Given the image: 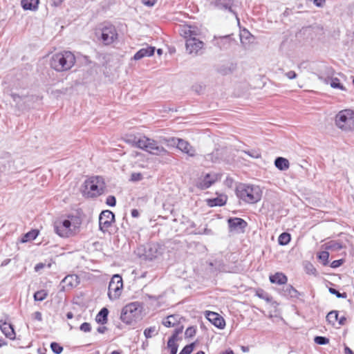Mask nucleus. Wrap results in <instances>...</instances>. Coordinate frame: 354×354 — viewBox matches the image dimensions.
<instances>
[{
    "label": "nucleus",
    "mask_w": 354,
    "mask_h": 354,
    "mask_svg": "<svg viewBox=\"0 0 354 354\" xmlns=\"http://www.w3.org/2000/svg\"><path fill=\"white\" fill-rule=\"evenodd\" d=\"M106 204L111 207H114L116 205V198L114 196H109L106 200Z\"/></svg>",
    "instance_id": "47"
},
{
    "label": "nucleus",
    "mask_w": 354,
    "mask_h": 354,
    "mask_svg": "<svg viewBox=\"0 0 354 354\" xmlns=\"http://www.w3.org/2000/svg\"><path fill=\"white\" fill-rule=\"evenodd\" d=\"M141 1L144 5L148 7H152L156 4L157 0H142Z\"/></svg>",
    "instance_id": "52"
},
{
    "label": "nucleus",
    "mask_w": 354,
    "mask_h": 354,
    "mask_svg": "<svg viewBox=\"0 0 354 354\" xmlns=\"http://www.w3.org/2000/svg\"><path fill=\"white\" fill-rule=\"evenodd\" d=\"M326 1L325 0H313L314 4L319 8H322L324 6Z\"/></svg>",
    "instance_id": "54"
},
{
    "label": "nucleus",
    "mask_w": 354,
    "mask_h": 354,
    "mask_svg": "<svg viewBox=\"0 0 354 354\" xmlns=\"http://www.w3.org/2000/svg\"><path fill=\"white\" fill-rule=\"evenodd\" d=\"M107 330L106 326H100L97 328V330L100 333H104Z\"/></svg>",
    "instance_id": "58"
},
{
    "label": "nucleus",
    "mask_w": 354,
    "mask_h": 354,
    "mask_svg": "<svg viewBox=\"0 0 354 354\" xmlns=\"http://www.w3.org/2000/svg\"><path fill=\"white\" fill-rule=\"evenodd\" d=\"M282 294L283 296L289 297L292 299H298L299 296L301 295V293L290 284L283 288Z\"/></svg>",
    "instance_id": "21"
},
{
    "label": "nucleus",
    "mask_w": 354,
    "mask_h": 354,
    "mask_svg": "<svg viewBox=\"0 0 354 354\" xmlns=\"http://www.w3.org/2000/svg\"><path fill=\"white\" fill-rule=\"evenodd\" d=\"M115 221V215L110 210L102 211L99 216V228L104 233L108 232Z\"/></svg>",
    "instance_id": "11"
},
{
    "label": "nucleus",
    "mask_w": 354,
    "mask_h": 354,
    "mask_svg": "<svg viewBox=\"0 0 354 354\" xmlns=\"http://www.w3.org/2000/svg\"><path fill=\"white\" fill-rule=\"evenodd\" d=\"M142 179V175L141 173H133L131 175V181H140Z\"/></svg>",
    "instance_id": "49"
},
{
    "label": "nucleus",
    "mask_w": 354,
    "mask_h": 354,
    "mask_svg": "<svg viewBox=\"0 0 354 354\" xmlns=\"http://www.w3.org/2000/svg\"><path fill=\"white\" fill-rule=\"evenodd\" d=\"M183 328H184V327L183 325L178 326L174 330L172 335L169 338V339H173L175 341H178L179 339L178 335L180 333H182Z\"/></svg>",
    "instance_id": "38"
},
{
    "label": "nucleus",
    "mask_w": 354,
    "mask_h": 354,
    "mask_svg": "<svg viewBox=\"0 0 354 354\" xmlns=\"http://www.w3.org/2000/svg\"><path fill=\"white\" fill-rule=\"evenodd\" d=\"M177 149L183 153L187 154L189 157H195L196 156V149L190 143L183 139H179Z\"/></svg>",
    "instance_id": "15"
},
{
    "label": "nucleus",
    "mask_w": 354,
    "mask_h": 354,
    "mask_svg": "<svg viewBox=\"0 0 354 354\" xmlns=\"http://www.w3.org/2000/svg\"><path fill=\"white\" fill-rule=\"evenodd\" d=\"M10 261V259H6L5 260H3L1 263V266H7Z\"/></svg>",
    "instance_id": "63"
},
{
    "label": "nucleus",
    "mask_w": 354,
    "mask_h": 354,
    "mask_svg": "<svg viewBox=\"0 0 354 354\" xmlns=\"http://www.w3.org/2000/svg\"><path fill=\"white\" fill-rule=\"evenodd\" d=\"M155 47L147 46L139 50L133 56V59L140 60L145 57H150L154 54Z\"/></svg>",
    "instance_id": "19"
},
{
    "label": "nucleus",
    "mask_w": 354,
    "mask_h": 354,
    "mask_svg": "<svg viewBox=\"0 0 354 354\" xmlns=\"http://www.w3.org/2000/svg\"><path fill=\"white\" fill-rule=\"evenodd\" d=\"M39 0H22L21 6L24 10H35L37 9Z\"/></svg>",
    "instance_id": "26"
},
{
    "label": "nucleus",
    "mask_w": 354,
    "mask_h": 354,
    "mask_svg": "<svg viewBox=\"0 0 354 354\" xmlns=\"http://www.w3.org/2000/svg\"><path fill=\"white\" fill-rule=\"evenodd\" d=\"M314 341L319 345H325L329 342V339L327 337L322 336H316Z\"/></svg>",
    "instance_id": "43"
},
{
    "label": "nucleus",
    "mask_w": 354,
    "mask_h": 354,
    "mask_svg": "<svg viewBox=\"0 0 354 354\" xmlns=\"http://www.w3.org/2000/svg\"><path fill=\"white\" fill-rule=\"evenodd\" d=\"M177 341L173 339H168L167 348L170 350V354H176L178 351V345Z\"/></svg>",
    "instance_id": "33"
},
{
    "label": "nucleus",
    "mask_w": 354,
    "mask_h": 354,
    "mask_svg": "<svg viewBox=\"0 0 354 354\" xmlns=\"http://www.w3.org/2000/svg\"><path fill=\"white\" fill-rule=\"evenodd\" d=\"M178 32L185 39L186 50L189 54L196 55L203 48L204 43L200 39L201 31L197 26L181 25Z\"/></svg>",
    "instance_id": "1"
},
{
    "label": "nucleus",
    "mask_w": 354,
    "mask_h": 354,
    "mask_svg": "<svg viewBox=\"0 0 354 354\" xmlns=\"http://www.w3.org/2000/svg\"><path fill=\"white\" fill-rule=\"evenodd\" d=\"M326 250L331 251H339L343 248L341 243L337 241H330L325 244Z\"/></svg>",
    "instance_id": "28"
},
{
    "label": "nucleus",
    "mask_w": 354,
    "mask_h": 354,
    "mask_svg": "<svg viewBox=\"0 0 354 354\" xmlns=\"http://www.w3.org/2000/svg\"><path fill=\"white\" fill-rule=\"evenodd\" d=\"M219 354H234L233 351L231 349H228L224 351H221Z\"/></svg>",
    "instance_id": "62"
},
{
    "label": "nucleus",
    "mask_w": 354,
    "mask_h": 354,
    "mask_svg": "<svg viewBox=\"0 0 354 354\" xmlns=\"http://www.w3.org/2000/svg\"><path fill=\"white\" fill-rule=\"evenodd\" d=\"M318 258L323 261L324 265H326L328 261L329 253L327 251H322L319 253Z\"/></svg>",
    "instance_id": "41"
},
{
    "label": "nucleus",
    "mask_w": 354,
    "mask_h": 354,
    "mask_svg": "<svg viewBox=\"0 0 354 354\" xmlns=\"http://www.w3.org/2000/svg\"><path fill=\"white\" fill-rule=\"evenodd\" d=\"M48 296V292L45 290H40L35 292L34 294V299L35 301H44Z\"/></svg>",
    "instance_id": "32"
},
{
    "label": "nucleus",
    "mask_w": 354,
    "mask_h": 354,
    "mask_svg": "<svg viewBox=\"0 0 354 354\" xmlns=\"http://www.w3.org/2000/svg\"><path fill=\"white\" fill-rule=\"evenodd\" d=\"M183 319L179 315H171L163 319L162 324L167 328L178 326L180 324V319Z\"/></svg>",
    "instance_id": "18"
},
{
    "label": "nucleus",
    "mask_w": 354,
    "mask_h": 354,
    "mask_svg": "<svg viewBox=\"0 0 354 354\" xmlns=\"http://www.w3.org/2000/svg\"><path fill=\"white\" fill-rule=\"evenodd\" d=\"M270 281L272 283L283 285L287 283L288 278L282 272H277L270 277Z\"/></svg>",
    "instance_id": "24"
},
{
    "label": "nucleus",
    "mask_w": 354,
    "mask_h": 354,
    "mask_svg": "<svg viewBox=\"0 0 354 354\" xmlns=\"http://www.w3.org/2000/svg\"><path fill=\"white\" fill-rule=\"evenodd\" d=\"M195 346V343H191L186 345L180 352L179 354H191Z\"/></svg>",
    "instance_id": "40"
},
{
    "label": "nucleus",
    "mask_w": 354,
    "mask_h": 354,
    "mask_svg": "<svg viewBox=\"0 0 354 354\" xmlns=\"http://www.w3.org/2000/svg\"><path fill=\"white\" fill-rule=\"evenodd\" d=\"M131 216L135 218L138 217L139 216V212L136 209H132Z\"/></svg>",
    "instance_id": "59"
},
{
    "label": "nucleus",
    "mask_w": 354,
    "mask_h": 354,
    "mask_svg": "<svg viewBox=\"0 0 354 354\" xmlns=\"http://www.w3.org/2000/svg\"><path fill=\"white\" fill-rule=\"evenodd\" d=\"M81 225V220L75 216H68V218L59 220L54 223L56 234L61 237H69L74 235Z\"/></svg>",
    "instance_id": "4"
},
{
    "label": "nucleus",
    "mask_w": 354,
    "mask_h": 354,
    "mask_svg": "<svg viewBox=\"0 0 354 354\" xmlns=\"http://www.w3.org/2000/svg\"><path fill=\"white\" fill-rule=\"evenodd\" d=\"M210 5L216 9L228 11L237 18L236 12L232 8L234 0H214L210 2Z\"/></svg>",
    "instance_id": "13"
},
{
    "label": "nucleus",
    "mask_w": 354,
    "mask_h": 354,
    "mask_svg": "<svg viewBox=\"0 0 354 354\" xmlns=\"http://www.w3.org/2000/svg\"><path fill=\"white\" fill-rule=\"evenodd\" d=\"M204 88L201 84H196L192 86V90L197 93H201L203 91Z\"/></svg>",
    "instance_id": "50"
},
{
    "label": "nucleus",
    "mask_w": 354,
    "mask_h": 354,
    "mask_svg": "<svg viewBox=\"0 0 354 354\" xmlns=\"http://www.w3.org/2000/svg\"><path fill=\"white\" fill-rule=\"evenodd\" d=\"M75 55L71 51H63L53 55L50 59V65L57 72L70 70L75 64Z\"/></svg>",
    "instance_id": "3"
},
{
    "label": "nucleus",
    "mask_w": 354,
    "mask_h": 354,
    "mask_svg": "<svg viewBox=\"0 0 354 354\" xmlns=\"http://www.w3.org/2000/svg\"><path fill=\"white\" fill-rule=\"evenodd\" d=\"M344 353L345 354H354L353 351L348 346H345L344 348Z\"/></svg>",
    "instance_id": "60"
},
{
    "label": "nucleus",
    "mask_w": 354,
    "mask_h": 354,
    "mask_svg": "<svg viewBox=\"0 0 354 354\" xmlns=\"http://www.w3.org/2000/svg\"><path fill=\"white\" fill-rule=\"evenodd\" d=\"M198 234H212V230L210 229H208V228H205L203 230V232H198Z\"/></svg>",
    "instance_id": "57"
},
{
    "label": "nucleus",
    "mask_w": 354,
    "mask_h": 354,
    "mask_svg": "<svg viewBox=\"0 0 354 354\" xmlns=\"http://www.w3.org/2000/svg\"><path fill=\"white\" fill-rule=\"evenodd\" d=\"M195 334L196 328L193 326L188 327L185 332V337H192Z\"/></svg>",
    "instance_id": "45"
},
{
    "label": "nucleus",
    "mask_w": 354,
    "mask_h": 354,
    "mask_svg": "<svg viewBox=\"0 0 354 354\" xmlns=\"http://www.w3.org/2000/svg\"><path fill=\"white\" fill-rule=\"evenodd\" d=\"M62 282L65 287L73 288L79 284L78 277L75 274H71L65 277Z\"/></svg>",
    "instance_id": "23"
},
{
    "label": "nucleus",
    "mask_w": 354,
    "mask_h": 354,
    "mask_svg": "<svg viewBox=\"0 0 354 354\" xmlns=\"http://www.w3.org/2000/svg\"><path fill=\"white\" fill-rule=\"evenodd\" d=\"M285 75L290 80L295 79L297 76L296 73L293 71H290L287 72Z\"/></svg>",
    "instance_id": "53"
},
{
    "label": "nucleus",
    "mask_w": 354,
    "mask_h": 354,
    "mask_svg": "<svg viewBox=\"0 0 354 354\" xmlns=\"http://www.w3.org/2000/svg\"><path fill=\"white\" fill-rule=\"evenodd\" d=\"M209 207L223 206L227 202V196L225 195H220L214 198H209L206 201Z\"/></svg>",
    "instance_id": "22"
},
{
    "label": "nucleus",
    "mask_w": 354,
    "mask_h": 354,
    "mask_svg": "<svg viewBox=\"0 0 354 354\" xmlns=\"http://www.w3.org/2000/svg\"><path fill=\"white\" fill-rule=\"evenodd\" d=\"M179 139L180 138L175 137L162 138L161 139V142L165 144L168 147H177Z\"/></svg>",
    "instance_id": "29"
},
{
    "label": "nucleus",
    "mask_w": 354,
    "mask_h": 354,
    "mask_svg": "<svg viewBox=\"0 0 354 354\" xmlns=\"http://www.w3.org/2000/svg\"><path fill=\"white\" fill-rule=\"evenodd\" d=\"M242 152L253 158H259L261 156V151L259 149L243 150Z\"/></svg>",
    "instance_id": "37"
},
{
    "label": "nucleus",
    "mask_w": 354,
    "mask_h": 354,
    "mask_svg": "<svg viewBox=\"0 0 354 354\" xmlns=\"http://www.w3.org/2000/svg\"><path fill=\"white\" fill-rule=\"evenodd\" d=\"M330 293L336 295L338 298H346L347 294L346 292L340 293L338 290L333 288H329L328 289Z\"/></svg>",
    "instance_id": "44"
},
{
    "label": "nucleus",
    "mask_w": 354,
    "mask_h": 354,
    "mask_svg": "<svg viewBox=\"0 0 354 354\" xmlns=\"http://www.w3.org/2000/svg\"><path fill=\"white\" fill-rule=\"evenodd\" d=\"M344 261V259L335 260L331 263L330 266L333 268H338L343 264Z\"/></svg>",
    "instance_id": "51"
},
{
    "label": "nucleus",
    "mask_w": 354,
    "mask_h": 354,
    "mask_svg": "<svg viewBox=\"0 0 354 354\" xmlns=\"http://www.w3.org/2000/svg\"><path fill=\"white\" fill-rule=\"evenodd\" d=\"M141 305L139 302H131L126 305L122 310L120 319L121 320L127 324H130L135 321L140 314Z\"/></svg>",
    "instance_id": "8"
},
{
    "label": "nucleus",
    "mask_w": 354,
    "mask_h": 354,
    "mask_svg": "<svg viewBox=\"0 0 354 354\" xmlns=\"http://www.w3.org/2000/svg\"><path fill=\"white\" fill-rule=\"evenodd\" d=\"M290 235L287 232L281 233L278 239L279 244L281 245H286L290 241Z\"/></svg>",
    "instance_id": "31"
},
{
    "label": "nucleus",
    "mask_w": 354,
    "mask_h": 354,
    "mask_svg": "<svg viewBox=\"0 0 354 354\" xmlns=\"http://www.w3.org/2000/svg\"><path fill=\"white\" fill-rule=\"evenodd\" d=\"M335 124L344 131L354 130V111L351 109L340 111L336 115Z\"/></svg>",
    "instance_id": "7"
},
{
    "label": "nucleus",
    "mask_w": 354,
    "mask_h": 354,
    "mask_svg": "<svg viewBox=\"0 0 354 354\" xmlns=\"http://www.w3.org/2000/svg\"><path fill=\"white\" fill-rule=\"evenodd\" d=\"M50 348L56 354H60L63 351V347L57 342H52L50 344Z\"/></svg>",
    "instance_id": "42"
},
{
    "label": "nucleus",
    "mask_w": 354,
    "mask_h": 354,
    "mask_svg": "<svg viewBox=\"0 0 354 354\" xmlns=\"http://www.w3.org/2000/svg\"><path fill=\"white\" fill-rule=\"evenodd\" d=\"M327 321L334 325L338 320V312L337 310H332L328 313L326 316Z\"/></svg>",
    "instance_id": "34"
},
{
    "label": "nucleus",
    "mask_w": 354,
    "mask_h": 354,
    "mask_svg": "<svg viewBox=\"0 0 354 354\" xmlns=\"http://www.w3.org/2000/svg\"><path fill=\"white\" fill-rule=\"evenodd\" d=\"M236 196L243 201L254 204L261 198V191L259 186L240 184L236 189Z\"/></svg>",
    "instance_id": "5"
},
{
    "label": "nucleus",
    "mask_w": 354,
    "mask_h": 354,
    "mask_svg": "<svg viewBox=\"0 0 354 354\" xmlns=\"http://www.w3.org/2000/svg\"><path fill=\"white\" fill-rule=\"evenodd\" d=\"M127 142H131L133 147L141 149L154 156H164L169 154V151L160 145L158 141L146 136L139 138H134L132 141L128 140Z\"/></svg>",
    "instance_id": "2"
},
{
    "label": "nucleus",
    "mask_w": 354,
    "mask_h": 354,
    "mask_svg": "<svg viewBox=\"0 0 354 354\" xmlns=\"http://www.w3.org/2000/svg\"><path fill=\"white\" fill-rule=\"evenodd\" d=\"M227 224L230 232L237 233L244 232L245 229L248 226V223L245 220L238 217L228 218Z\"/></svg>",
    "instance_id": "12"
},
{
    "label": "nucleus",
    "mask_w": 354,
    "mask_h": 354,
    "mask_svg": "<svg viewBox=\"0 0 354 354\" xmlns=\"http://www.w3.org/2000/svg\"><path fill=\"white\" fill-rule=\"evenodd\" d=\"M44 267V264L42 263H37L35 267V271H39Z\"/></svg>",
    "instance_id": "56"
},
{
    "label": "nucleus",
    "mask_w": 354,
    "mask_h": 354,
    "mask_svg": "<svg viewBox=\"0 0 354 354\" xmlns=\"http://www.w3.org/2000/svg\"><path fill=\"white\" fill-rule=\"evenodd\" d=\"M123 288L122 279L119 274H114L111 278L108 290V296L111 300H115L120 296Z\"/></svg>",
    "instance_id": "9"
},
{
    "label": "nucleus",
    "mask_w": 354,
    "mask_h": 354,
    "mask_svg": "<svg viewBox=\"0 0 354 354\" xmlns=\"http://www.w3.org/2000/svg\"><path fill=\"white\" fill-rule=\"evenodd\" d=\"M217 174H207L203 179H200L196 186L200 189H206L210 187L216 180Z\"/></svg>",
    "instance_id": "14"
},
{
    "label": "nucleus",
    "mask_w": 354,
    "mask_h": 354,
    "mask_svg": "<svg viewBox=\"0 0 354 354\" xmlns=\"http://www.w3.org/2000/svg\"><path fill=\"white\" fill-rule=\"evenodd\" d=\"M163 249L160 244L157 243H152L148 245L146 251V255L149 259H153L161 255Z\"/></svg>",
    "instance_id": "16"
},
{
    "label": "nucleus",
    "mask_w": 354,
    "mask_h": 354,
    "mask_svg": "<svg viewBox=\"0 0 354 354\" xmlns=\"http://www.w3.org/2000/svg\"><path fill=\"white\" fill-rule=\"evenodd\" d=\"M96 34L100 35V39L105 45H109L118 39L117 30L111 24L104 26Z\"/></svg>",
    "instance_id": "10"
},
{
    "label": "nucleus",
    "mask_w": 354,
    "mask_h": 354,
    "mask_svg": "<svg viewBox=\"0 0 354 354\" xmlns=\"http://www.w3.org/2000/svg\"><path fill=\"white\" fill-rule=\"evenodd\" d=\"M275 167L281 171H285L289 168V161L283 157H278L274 160Z\"/></svg>",
    "instance_id": "25"
},
{
    "label": "nucleus",
    "mask_w": 354,
    "mask_h": 354,
    "mask_svg": "<svg viewBox=\"0 0 354 354\" xmlns=\"http://www.w3.org/2000/svg\"><path fill=\"white\" fill-rule=\"evenodd\" d=\"M38 231L36 230H32L26 234H25L21 239V242L26 243L32 240H34L38 236Z\"/></svg>",
    "instance_id": "30"
},
{
    "label": "nucleus",
    "mask_w": 354,
    "mask_h": 354,
    "mask_svg": "<svg viewBox=\"0 0 354 354\" xmlns=\"http://www.w3.org/2000/svg\"><path fill=\"white\" fill-rule=\"evenodd\" d=\"M109 310L106 308H103L100 310L96 316L95 320L98 324H104L107 322V317Z\"/></svg>",
    "instance_id": "27"
},
{
    "label": "nucleus",
    "mask_w": 354,
    "mask_h": 354,
    "mask_svg": "<svg viewBox=\"0 0 354 354\" xmlns=\"http://www.w3.org/2000/svg\"><path fill=\"white\" fill-rule=\"evenodd\" d=\"M346 321V319L345 317H340L339 319H338V322L340 325H344L345 324V322Z\"/></svg>",
    "instance_id": "61"
},
{
    "label": "nucleus",
    "mask_w": 354,
    "mask_h": 354,
    "mask_svg": "<svg viewBox=\"0 0 354 354\" xmlns=\"http://www.w3.org/2000/svg\"><path fill=\"white\" fill-rule=\"evenodd\" d=\"M0 329L6 337L12 340L15 339V332L12 324L6 322L1 323Z\"/></svg>",
    "instance_id": "20"
},
{
    "label": "nucleus",
    "mask_w": 354,
    "mask_h": 354,
    "mask_svg": "<svg viewBox=\"0 0 354 354\" xmlns=\"http://www.w3.org/2000/svg\"><path fill=\"white\" fill-rule=\"evenodd\" d=\"M206 317L207 319L218 328L222 329L225 327V320L218 313L214 312H209L207 313Z\"/></svg>",
    "instance_id": "17"
},
{
    "label": "nucleus",
    "mask_w": 354,
    "mask_h": 354,
    "mask_svg": "<svg viewBox=\"0 0 354 354\" xmlns=\"http://www.w3.org/2000/svg\"><path fill=\"white\" fill-rule=\"evenodd\" d=\"M80 330L83 332L88 333L90 332L91 330V326L88 322H84L80 325Z\"/></svg>",
    "instance_id": "48"
},
{
    "label": "nucleus",
    "mask_w": 354,
    "mask_h": 354,
    "mask_svg": "<svg viewBox=\"0 0 354 354\" xmlns=\"http://www.w3.org/2000/svg\"><path fill=\"white\" fill-rule=\"evenodd\" d=\"M10 96L12 98L13 101L16 102V104L20 107V102L23 100V98L25 97V96H20L18 94H16V93H12L10 94Z\"/></svg>",
    "instance_id": "46"
},
{
    "label": "nucleus",
    "mask_w": 354,
    "mask_h": 354,
    "mask_svg": "<svg viewBox=\"0 0 354 354\" xmlns=\"http://www.w3.org/2000/svg\"><path fill=\"white\" fill-rule=\"evenodd\" d=\"M84 195L89 198H94L104 192V181L100 176L91 177L84 182Z\"/></svg>",
    "instance_id": "6"
},
{
    "label": "nucleus",
    "mask_w": 354,
    "mask_h": 354,
    "mask_svg": "<svg viewBox=\"0 0 354 354\" xmlns=\"http://www.w3.org/2000/svg\"><path fill=\"white\" fill-rule=\"evenodd\" d=\"M34 318L38 321L42 320V315L41 313L39 311H37L34 313Z\"/></svg>",
    "instance_id": "55"
},
{
    "label": "nucleus",
    "mask_w": 354,
    "mask_h": 354,
    "mask_svg": "<svg viewBox=\"0 0 354 354\" xmlns=\"http://www.w3.org/2000/svg\"><path fill=\"white\" fill-rule=\"evenodd\" d=\"M330 86L334 88H339L342 91H346V88L339 82L338 78L335 77L331 80Z\"/></svg>",
    "instance_id": "39"
},
{
    "label": "nucleus",
    "mask_w": 354,
    "mask_h": 354,
    "mask_svg": "<svg viewBox=\"0 0 354 354\" xmlns=\"http://www.w3.org/2000/svg\"><path fill=\"white\" fill-rule=\"evenodd\" d=\"M158 334V330H156V326H151L149 328H147L144 330V335L147 339L151 338Z\"/></svg>",
    "instance_id": "35"
},
{
    "label": "nucleus",
    "mask_w": 354,
    "mask_h": 354,
    "mask_svg": "<svg viewBox=\"0 0 354 354\" xmlns=\"http://www.w3.org/2000/svg\"><path fill=\"white\" fill-rule=\"evenodd\" d=\"M7 345V342L3 339H0V347Z\"/></svg>",
    "instance_id": "64"
},
{
    "label": "nucleus",
    "mask_w": 354,
    "mask_h": 354,
    "mask_svg": "<svg viewBox=\"0 0 354 354\" xmlns=\"http://www.w3.org/2000/svg\"><path fill=\"white\" fill-rule=\"evenodd\" d=\"M304 270L308 274H317V270L314 266L310 262H306L304 263Z\"/></svg>",
    "instance_id": "36"
}]
</instances>
